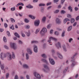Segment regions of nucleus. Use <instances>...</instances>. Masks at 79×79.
I'll return each instance as SVG.
<instances>
[{
	"label": "nucleus",
	"mask_w": 79,
	"mask_h": 79,
	"mask_svg": "<svg viewBox=\"0 0 79 79\" xmlns=\"http://www.w3.org/2000/svg\"><path fill=\"white\" fill-rule=\"evenodd\" d=\"M49 40H48V42H49V44L51 45H52V44H50L51 43V40H54V41H56L57 40L56 39L53 37H50L49 38Z\"/></svg>",
	"instance_id": "nucleus-1"
},
{
	"label": "nucleus",
	"mask_w": 79,
	"mask_h": 79,
	"mask_svg": "<svg viewBox=\"0 0 79 79\" xmlns=\"http://www.w3.org/2000/svg\"><path fill=\"white\" fill-rule=\"evenodd\" d=\"M33 74L35 76V77H36V78H38V79H41V77L40 76L39 74L37 72H34L33 73Z\"/></svg>",
	"instance_id": "nucleus-2"
},
{
	"label": "nucleus",
	"mask_w": 79,
	"mask_h": 79,
	"mask_svg": "<svg viewBox=\"0 0 79 79\" xmlns=\"http://www.w3.org/2000/svg\"><path fill=\"white\" fill-rule=\"evenodd\" d=\"M10 47L11 48H12L14 49V50H16V49H17L16 45L15 43L11 44H10Z\"/></svg>",
	"instance_id": "nucleus-3"
},
{
	"label": "nucleus",
	"mask_w": 79,
	"mask_h": 79,
	"mask_svg": "<svg viewBox=\"0 0 79 79\" xmlns=\"http://www.w3.org/2000/svg\"><path fill=\"white\" fill-rule=\"evenodd\" d=\"M49 61L50 63L52 64V65H54L55 64V62L54 61V60L51 58H49Z\"/></svg>",
	"instance_id": "nucleus-4"
},
{
	"label": "nucleus",
	"mask_w": 79,
	"mask_h": 79,
	"mask_svg": "<svg viewBox=\"0 0 79 79\" xmlns=\"http://www.w3.org/2000/svg\"><path fill=\"white\" fill-rule=\"evenodd\" d=\"M6 54L3 52L1 53V58L2 60H3V58H6Z\"/></svg>",
	"instance_id": "nucleus-5"
},
{
	"label": "nucleus",
	"mask_w": 79,
	"mask_h": 79,
	"mask_svg": "<svg viewBox=\"0 0 79 79\" xmlns=\"http://www.w3.org/2000/svg\"><path fill=\"white\" fill-rule=\"evenodd\" d=\"M33 51L35 53H37L38 52V49H37V46L34 45L33 46Z\"/></svg>",
	"instance_id": "nucleus-6"
},
{
	"label": "nucleus",
	"mask_w": 79,
	"mask_h": 79,
	"mask_svg": "<svg viewBox=\"0 0 79 79\" xmlns=\"http://www.w3.org/2000/svg\"><path fill=\"white\" fill-rule=\"evenodd\" d=\"M27 51L29 55H32V50H31V48H27Z\"/></svg>",
	"instance_id": "nucleus-7"
},
{
	"label": "nucleus",
	"mask_w": 79,
	"mask_h": 79,
	"mask_svg": "<svg viewBox=\"0 0 79 79\" xmlns=\"http://www.w3.org/2000/svg\"><path fill=\"white\" fill-rule=\"evenodd\" d=\"M39 24H40V20H38L35 21L34 24L35 26H39Z\"/></svg>",
	"instance_id": "nucleus-8"
},
{
	"label": "nucleus",
	"mask_w": 79,
	"mask_h": 79,
	"mask_svg": "<svg viewBox=\"0 0 79 79\" xmlns=\"http://www.w3.org/2000/svg\"><path fill=\"white\" fill-rule=\"evenodd\" d=\"M57 55L60 59H63V56L59 52H57Z\"/></svg>",
	"instance_id": "nucleus-9"
},
{
	"label": "nucleus",
	"mask_w": 79,
	"mask_h": 79,
	"mask_svg": "<svg viewBox=\"0 0 79 79\" xmlns=\"http://www.w3.org/2000/svg\"><path fill=\"white\" fill-rule=\"evenodd\" d=\"M56 47L57 49H59V47L61 48V45H60V43L59 42H58L56 44Z\"/></svg>",
	"instance_id": "nucleus-10"
},
{
	"label": "nucleus",
	"mask_w": 79,
	"mask_h": 79,
	"mask_svg": "<svg viewBox=\"0 0 79 79\" xmlns=\"http://www.w3.org/2000/svg\"><path fill=\"white\" fill-rule=\"evenodd\" d=\"M43 62H44L46 64L48 65L49 64V63H48V62L47 61V60L45 59H43L41 60Z\"/></svg>",
	"instance_id": "nucleus-11"
},
{
	"label": "nucleus",
	"mask_w": 79,
	"mask_h": 79,
	"mask_svg": "<svg viewBox=\"0 0 79 79\" xmlns=\"http://www.w3.org/2000/svg\"><path fill=\"white\" fill-rule=\"evenodd\" d=\"M72 62H73L71 66V67H73V66H75V65H76V62H75V61L74 60H71Z\"/></svg>",
	"instance_id": "nucleus-12"
},
{
	"label": "nucleus",
	"mask_w": 79,
	"mask_h": 79,
	"mask_svg": "<svg viewBox=\"0 0 79 79\" xmlns=\"http://www.w3.org/2000/svg\"><path fill=\"white\" fill-rule=\"evenodd\" d=\"M44 72L45 73H49L50 71V68L48 67L47 68V69H46V70H44Z\"/></svg>",
	"instance_id": "nucleus-13"
},
{
	"label": "nucleus",
	"mask_w": 79,
	"mask_h": 79,
	"mask_svg": "<svg viewBox=\"0 0 79 79\" xmlns=\"http://www.w3.org/2000/svg\"><path fill=\"white\" fill-rule=\"evenodd\" d=\"M25 33L26 34L27 37H29V36H30V35H31V32H30V31H28V32L25 31Z\"/></svg>",
	"instance_id": "nucleus-14"
},
{
	"label": "nucleus",
	"mask_w": 79,
	"mask_h": 79,
	"mask_svg": "<svg viewBox=\"0 0 79 79\" xmlns=\"http://www.w3.org/2000/svg\"><path fill=\"white\" fill-rule=\"evenodd\" d=\"M56 23H57V24H60V23H61V21H60V19L58 18H57L56 19Z\"/></svg>",
	"instance_id": "nucleus-15"
},
{
	"label": "nucleus",
	"mask_w": 79,
	"mask_h": 79,
	"mask_svg": "<svg viewBox=\"0 0 79 79\" xmlns=\"http://www.w3.org/2000/svg\"><path fill=\"white\" fill-rule=\"evenodd\" d=\"M7 58L8 60H11L12 59V57H11V54H9V55H8Z\"/></svg>",
	"instance_id": "nucleus-16"
},
{
	"label": "nucleus",
	"mask_w": 79,
	"mask_h": 79,
	"mask_svg": "<svg viewBox=\"0 0 79 79\" xmlns=\"http://www.w3.org/2000/svg\"><path fill=\"white\" fill-rule=\"evenodd\" d=\"M1 68L2 70H3L5 68V64H2L0 65Z\"/></svg>",
	"instance_id": "nucleus-17"
},
{
	"label": "nucleus",
	"mask_w": 79,
	"mask_h": 79,
	"mask_svg": "<svg viewBox=\"0 0 79 79\" xmlns=\"http://www.w3.org/2000/svg\"><path fill=\"white\" fill-rule=\"evenodd\" d=\"M73 27V26L72 25H71L70 26H69L68 27L67 31L69 32V31H71V30L72 29V28Z\"/></svg>",
	"instance_id": "nucleus-18"
},
{
	"label": "nucleus",
	"mask_w": 79,
	"mask_h": 79,
	"mask_svg": "<svg viewBox=\"0 0 79 79\" xmlns=\"http://www.w3.org/2000/svg\"><path fill=\"white\" fill-rule=\"evenodd\" d=\"M26 7L27 8H29V9H31V8H33V6H31V5L29 4L28 6H26Z\"/></svg>",
	"instance_id": "nucleus-19"
},
{
	"label": "nucleus",
	"mask_w": 79,
	"mask_h": 79,
	"mask_svg": "<svg viewBox=\"0 0 79 79\" xmlns=\"http://www.w3.org/2000/svg\"><path fill=\"white\" fill-rule=\"evenodd\" d=\"M70 21L69 19H67V18L65 19L64 20V24H65V23H66V22H67V21Z\"/></svg>",
	"instance_id": "nucleus-20"
},
{
	"label": "nucleus",
	"mask_w": 79,
	"mask_h": 79,
	"mask_svg": "<svg viewBox=\"0 0 79 79\" xmlns=\"http://www.w3.org/2000/svg\"><path fill=\"white\" fill-rule=\"evenodd\" d=\"M68 10L70 11V12H73V8L71 6H69L68 7Z\"/></svg>",
	"instance_id": "nucleus-21"
},
{
	"label": "nucleus",
	"mask_w": 79,
	"mask_h": 79,
	"mask_svg": "<svg viewBox=\"0 0 79 79\" xmlns=\"http://www.w3.org/2000/svg\"><path fill=\"white\" fill-rule=\"evenodd\" d=\"M29 17L31 18L32 19H35V17L34 16H33L32 15H29Z\"/></svg>",
	"instance_id": "nucleus-22"
},
{
	"label": "nucleus",
	"mask_w": 79,
	"mask_h": 79,
	"mask_svg": "<svg viewBox=\"0 0 79 79\" xmlns=\"http://www.w3.org/2000/svg\"><path fill=\"white\" fill-rule=\"evenodd\" d=\"M21 33L22 37H25L26 35H25V34L24 33V32L23 31H21Z\"/></svg>",
	"instance_id": "nucleus-23"
},
{
	"label": "nucleus",
	"mask_w": 79,
	"mask_h": 79,
	"mask_svg": "<svg viewBox=\"0 0 79 79\" xmlns=\"http://www.w3.org/2000/svg\"><path fill=\"white\" fill-rule=\"evenodd\" d=\"M41 31H43V32L45 33H46V32H47V29L45 27L43 28Z\"/></svg>",
	"instance_id": "nucleus-24"
},
{
	"label": "nucleus",
	"mask_w": 79,
	"mask_h": 79,
	"mask_svg": "<svg viewBox=\"0 0 79 79\" xmlns=\"http://www.w3.org/2000/svg\"><path fill=\"white\" fill-rule=\"evenodd\" d=\"M45 33H44V31H43L42 30L41 31L40 33V35H42V36H44L45 35Z\"/></svg>",
	"instance_id": "nucleus-25"
},
{
	"label": "nucleus",
	"mask_w": 79,
	"mask_h": 79,
	"mask_svg": "<svg viewBox=\"0 0 79 79\" xmlns=\"http://www.w3.org/2000/svg\"><path fill=\"white\" fill-rule=\"evenodd\" d=\"M29 58V56L28 53H26V59L27 60H28Z\"/></svg>",
	"instance_id": "nucleus-26"
},
{
	"label": "nucleus",
	"mask_w": 79,
	"mask_h": 79,
	"mask_svg": "<svg viewBox=\"0 0 79 79\" xmlns=\"http://www.w3.org/2000/svg\"><path fill=\"white\" fill-rule=\"evenodd\" d=\"M45 6V4L42 3H40L39 5V6Z\"/></svg>",
	"instance_id": "nucleus-27"
},
{
	"label": "nucleus",
	"mask_w": 79,
	"mask_h": 79,
	"mask_svg": "<svg viewBox=\"0 0 79 79\" xmlns=\"http://www.w3.org/2000/svg\"><path fill=\"white\" fill-rule=\"evenodd\" d=\"M15 36H16V37H18V38H19V37H20L19 35L17 33H15Z\"/></svg>",
	"instance_id": "nucleus-28"
},
{
	"label": "nucleus",
	"mask_w": 79,
	"mask_h": 79,
	"mask_svg": "<svg viewBox=\"0 0 79 79\" xmlns=\"http://www.w3.org/2000/svg\"><path fill=\"white\" fill-rule=\"evenodd\" d=\"M51 52L52 53V56H53L54 55H55V51L54 50H52Z\"/></svg>",
	"instance_id": "nucleus-29"
},
{
	"label": "nucleus",
	"mask_w": 79,
	"mask_h": 79,
	"mask_svg": "<svg viewBox=\"0 0 79 79\" xmlns=\"http://www.w3.org/2000/svg\"><path fill=\"white\" fill-rule=\"evenodd\" d=\"M31 43L32 44H38L39 42L37 41L33 40L31 41Z\"/></svg>",
	"instance_id": "nucleus-30"
},
{
	"label": "nucleus",
	"mask_w": 79,
	"mask_h": 79,
	"mask_svg": "<svg viewBox=\"0 0 79 79\" xmlns=\"http://www.w3.org/2000/svg\"><path fill=\"white\" fill-rule=\"evenodd\" d=\"M46 20V17H44L42 19V22L44 23V22Z\"/></svg>",
	"instance_id": "nucleus-31"
},
{
	"label": "nucleus",
	"mask_w": 79,
	"mask_h": 79,
	"mask_svg": "<svg viewBox=\"0 0 79 79\" xmlns=\"http://www.w3.org/2000/svg\"><path fill=\"white\" fill-rule=\"evenodd\" d=\"M65 34V31H63V32L61 34V37H64V36L65 35L64 34Z\"/></svg>",
	"instance_id": "nucleus-32"
},
{
	"label": "nucleus",
	"mask_w": 79,
	"mask_h": 79,
	"mask_svg": "<svg viewBox=\"0 0 79 79\" xmlns=\"http://www.w3.org/2000/svg\"><path fill=\"white\" fill-rule=\"evenodd\" d=\"M23 68H25L27 69L29 68V66H27V64H23Z\"/></svg>",
	"instance_id": "nucleus-33"
},
{
	"label": "nucleus",
	"mask_w": 79,
	"mask_h": 79,
	"mask_svg": "<svg viewBox=\"0 0 79 79\" xmlns=\"http://www.w3.org/2000/svg\"><path fill=\"white\" fill-rule=\"evenodd\" d=\"M43 67L44 68H45V69H47V68H48L49 67L48 66H47V65L45 64H43Z\"/></svg>",
	"instance_id": "nucleus-34"
},
{
	"label": "nucleus",
	"mask_w": 79,
	"mask_h": 79,
	"mask_svg": "<svg viewBox=\"0 0 79 79\" xmlns=\"http://www.w3.org/2000/svg\"><path fill=\"white\" fill-rule=\"evenodd\" d=\"M63 49L64 52H66L67 51V49H66V46H63Z\"/></svg>",
	"instance_id": "nucleus-35"
},
{
	"label": "nucleus",
	"mask_w": 79,
	"mask_h": 79,
	"mask_svg": "<svg viewBox=\"0 0 79 79\" xmlns=\"http://www.w3.org/2000/svg\"><path fill=\"white\" fill-rule=\"evenodd\" d=\"M42 56L44 58H47V56L44 54L42 55Z\"/></svg>",
	"instance_id": "nucleus-36"
},
{
	"label": "nucleus",
	"mask_w": 79,
	"mask_h": 79,
	"mask_svg": "<svg viewBox=\"0 0 79 79\" xmlns=\"http://www.w3.org/2000/svg\"><path fill=\"white\" fill-rule=\"evenodd\" d=\"M68 69V67L65 68V69L64 70L63 73H65L67 71Z\"/></svg>",
	"instance_id": "nucleus-37"
},
{
	"label": "nucleus",
	"mask_w": 79,
	"mask_h": 79,
	"mask_svg": "<svg viewBox=\"0 0 79 79\" xmlns=\"http://www.w3.org/2000/svg\"><path fill=\"white\" fill-rule=\"evenodd\" d=\"M24 21L25 23H29V20L28 19H24Z\"/></svg>",
	"instance_id": "nucleus-38"
},
{
	"label": "nucleus",
	"mask_w": 79,
	"mask_h": 79,
	"mask_svg": "<svg viewBox=\"0 0 79 79\" xmlns=\"http://www.w3.org/2000/svg\"><path fill=\"white\" fill-rule=\"evenodd\" d=\"M60 11V10H55L54 13H59Z\"/></svg>",
	"instance_id": "nucleus-39"
},
{
	"label": "nucleus",
	"mask_w": 79,
	"mask_h": 79,
	"mask_svg": "<svg viewBox=\"0 0 79 79\" xmlns=\"http://www.w3.org/2000/svg\"><path fill=\"white\" fill-rule=\"evenodd\" d=\"M12 58L13 59H15V54L13 52H12Z\"/></svg>",
	"instance_id": "nucleus-40"
},
{
	"label": "nucleus",
	"mask_w": 79,
	"mask_h": 79,
	"mask_svg": "<svg viewBox=\"0 0 79 79\" xmlns=\"http://www.w3.org/2000/svg\"><path fill=\"white\" fill-rule=\"evenodd\" d=\"M40 31V30L39 29H37L36 31L35 32V33L36 34H38V33Z\"/></svg>",
	"instance_id": "nucleus-41"
},
{
	"label": "nucleus",
	"mask_w": 79,
	"mask_h": 79,
	"mask_svg": "<svg viewBox=\"0 0 79 79\" xmlns=\"http://www.w3.org/2000/svg\"><path fill=\"white\" fill-rule=\"evenodd\" d=\"M44 7H41V12L44 13Z\"/></svg>",
	"instance_id": "nucleus-42"
},
{
	"label": "nucleus",
	"mask_w": 79,
	"mask_h": 79,
	"mask_svg": "<svg viewBox=\"0 0 79 79\" xmlns=\"http://www.w3.org/2000/svg\"><path fill=\"white\" fill-rule=\"evenodd\" d=\"M15 7H14L11 8L10 10L11 11H15Z\"/></svg>",
	"instance_id": "nucleus-43"
},
{
	"label": "nucleus",
	"mask_w": 79,
	"mask_h": 79,
	"mask_svg": "<svg viewBox=\"0 0 79 79\" xmlns=\"http://www.w3.org/2000/svg\"><path fill=\"white\" fill-rule=\"evenodd\" d=\"M75 19H74L72 18L71 19V23H73L74 22Z\"/></svg>",
	"instance_id": "nucleus-44"
},
{
	"label": "nucleus",
	"mask_w": 79,
	"mask_h": 79,
	"mask_svg": "<svg viewBox=\"0 0 79 79\" xmlns=\"http://www.w3.org/2000/svg\"><path fill=\"white\" fill-rule=\"evenodd\" d=\"M3 40L4 42H6V39L5 37H4L3 38Z\"/></svg>",
	"instance_id": "nucleus-45"
},
{
	"label": "nucleus",
	"mask_w": 79,
	"mask_h": 79,
	"mask_svg": "<svg viewBox=\"0 0 79 79\" xmlns=\"http://www.w3.org/2000/svg\"><path fill=\"white\" fill-rule=\"evenodd\" d=\"M9 74L8 73H7L6 74V79L8 78V77H9Z\"/></svg>",
	"instance_id": "nucleus-46"
},
{
	"label": "nucleus",
	"mask_w": 79,
	"mask_h": 79,
	"mask_svg": "<svg viewBox=\"0 0 79 79\" xmlns=\"http://www.w3.org/2000/svg\"><path fill=\"white\" fill-rule=\"evenodd\" d=\"M61 14H64V13H66V11L64 10H62L61 12Z\"/></svg>",
	"instance_id": "nucleus-47"
},
{
	"label": "nucleus",
	"mask_w": 79,
	"mask_h": 79,
	"mask_svg": "<svg viewBox=\"0 0 79 79\" xmlns=\"http://www.w3.org/2000/svg\"><path fill=\"white\" fill-rule=\"evenodd\" d=\"M11 20L12 23H15V20L13 18H11Z\"/></svg>",
	"instance_id": "nucleus-48"
},
{
	"label": "nucleus",
	"mask_w": 79,
	"mask_h": 79,
	"mask_svg": "<svg viewBox=\"0 0 79 79\" xmlns=\"http://www.w3.org/2000/svg\"><path fill=\"white\" fill-rule=\"evenodd\" d=\"M73 38H70L69 39V43H71V41H73Z\"/></svg>",
	"instance_id": "nucleus-49"
},
{
	"label": "nucleus",
	"mask_w": 79,
	"mask_h": 79,
	"mask_svg": "<svg viewBox=\"0 0 79 79\" xmlns=\"http://www.w3.org/2000/svg\"><path fill=\"white\" fill-rule=\"evenodd\" d=\"M77 55V53H75V54H74L73 56L71 57L72 59H74V57L76 56V55Z\"/></svg>",
	"instance_id": "nucleus-50"
},
{
	"label": "nucleus",
	"mask_w": 79,
	"mask_h": 79,
	"mask_svg": "<svg viewBox=\"0 0 79 79\" xmlns=\"http://www.w3.org/2000/svg\"><path fill=\"white\" fill-rule=\"evenodd\" d=\"M18 42L19 44H20L21 45H22V44H23V42L20 40Z\"/></svg>",
	"instance_id": "nucleus-51"
},
{
	"label": "nucleus",
	"mask_w": 79,
	"mask_h": 79,
	"mask_svg": "<svg viewBox=\"0 0 79 79\" xmlns=\"http://www.w3.org/2000/svg\"><path fill=\"white\" fill-rule=\"evenodd\" d=\"M7 34L9 37H10V32H9V31H7Z\"/></svg>",
	"instance_id": "nucleus-52"
},
{
	"label": "nucleus",
	"mask_w": 79,
	"mask_h": 79,
	"mask_svg": "<svg viewBox=\"0 0 79 79\" xmlns=\"http://www.w3.org/2000/svg\"><path fill=\"white\" fill-rule=\"evenodd\" d=\"M10 29H12V30H14V29H15L14 28V26H13V25H12V26H11L10 27Z\"/></svg>",
	"instance_id": "nucleus-53"
},
{
	"label": "nucleus",
	"mask_w": 79,
	"mask_h": 79,
	"mask_svg": "<svg viewBox=\"0 0 79 79\" xmlns=\"http://www.w3.org/2000/svg\"><path fill=\"white\" fill-rule=\"evenodd\" d=\"M4 47L5 48H6V49H8V47L6 45H4Z\"/></svg>",
	"instance_id": "nucleus-54"
},
{
	"label": "nucleus",
	"mask_w": 79,
	"mask_h": 79,
	"mask_svg": "<svg viewBox=\"0 0 79 79\" xmlns=\"http://www.w3.org/2000/svg\"><path fill=\"white\" fill-rule=\"evenodd\" d=\"M19 5H20L21 6H24V4H23V3H21V2H20L19 3Z\"/></svg>",
	"instance_id": "nucleus-55"
},
{
	"label": "nucleus",
	"mask_w": 79,
	"mask_h": 79,
	"mask_svg": "<svg viewBox=\"0 0 79 79\" xmlns=\"http://www.w3.org/2000/svg\"><path fill=\"white\" fill-rule=\"evenodd\" d=\"M51 27V25L49 24L47 26V28L48 29H50V27Z\"/></svg>",
	"instance_id": "nucleus-56"
},
{
	"label": "nucleus",
	"mask_w": 79,
	"mask_h": 79,
	"mask_svg": "<svg viewBox=\"0 0 79 79\" xmlns=\"http://www.w3.org/2000/svg\"><path fill=\"white\" fill-rule=\"evenodd\" d=\"M64 2H65V0H61V4H63Z\"/></svg>",
	"instance_id": "nucleus-57"
},
{
	"label": "nucleus",
	"mask_w": 79,
	"mask_h": 79,
	"mask_svg": "<svg viewBox=\"0 0 79 79\" xmlns=\"http://www.w3.org/2000/svg\"><path fill=\"white\" fill-rule=\"evenodd\" d=\"M26 28L27 29H29L30 28V26L29 25H27L26 26Z\"/></svg>",
	"instance_id": "nucleus-58"
},
{
	"label": "nucleus",
	"mask_w": 79,
	"mask_h": 79,
	"mask_svg": "<svg viewBox=\"0 0 79 79\" xmlns=\"http://www.w3.org/2000/svg\"><path fill=\"white\" fill-rule=\"evenodd\" d=\"M15 79H18V76L17 75H15Z\"/></svg>",
	"instance_id": "nucleus-59"
},
{
	"label": "nucleus",
	"mask_w": 79,
	"mask_h": 79,
	"mask_svg": "<svg viewBox=\"0 0 79 79\" xmlns=\"http://www.w3.org/2000/svg\"><path fill=\"white\" fill-rule=\"evenodd\" d=\"M59 1V0H54L53 2L54 3H58Z\"/></svg>",
	"instance_id": "nucleus-60"
},
{
	"label": "nucleus",
	"mask_w": 79,
	"mask_h": 79,
	"mask_svg": "<svg viewBox=\"0 0 79 79\" xmlns=\"http://www.w3.org/2000/svg\"><path fill=\"white\" fill-rule=\"evenodd\" d=\"M77 24V22H75L73 24V26H74V27L76 26Z\"/></svg>",
	"instance_id": "nucleus-61"
},
{
	"label": "nucleus",
	"mask_w": 79,
	"mask_h": 79,
	"mask_svg": "<svg viewBox=\"0 0 79 79\" xmlns=\"http://www.w3.org/2000/svg\"><path fill=\"white\" fill-rule=\"evenodd\" d=\"M67 17V18H71V15L70 14H68Z\"/></svg>",
	"instance_id": "nucleus-62"
},
{
	"label": "nucleus",
	"mask_w": 79,
	"mask_h": 79,
	"mask_svg": "<svg viewBox=\"0 0 79 79\" xmlns=\"http://www.w3.org/2000/svg\"><path fill=\"white\" fill-rule=\"evenodd\" d=\"M4 26H5V27L6 28V27H8V24H6V23H4Z\"/></svg>",
	"instance_id": "nucleus-63"
},
{
	"label": "nucleus",
	"mask_w": 79,
	"mask_h": 79,
	"mask_svg": "<svg viewBox=\"0 0 79 79\" xmlns=\"http://www.w3.org/2000/svg\"><path fill=\"white\" fill-rule=\"evenodd\" d=\"M79 16H77V17H76V21H77L78 20H79Z\"/></svg>",
	"instance_id": "nucleus-64"
}]
</instances>
